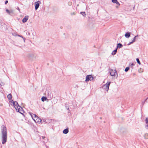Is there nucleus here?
Listing matches in <instances>:
<instances>
[{"mask_svg": "<svg viewBox=\"0 0 148 148\" xmlns=\"http://www.w3.org/2000/svg\"><path fill=\"white\" fill-rule=\"evenodd\" d=\"M46 148H48V147H47V146H46Z\"/></svg>", "mask_w": 148, "mask_h": 148, "instance_id": "2f4dec72", "label": "nucleus"}, {"mask_svg": "<svg viewBox=\"0 0 148 148\" xmlns=\"http://www.w3.org/2000/svg\"><path fill=\"white\" fill-rule=\"evenodd\" d=\"M27 34L28 35H30V33L29 32H27Z\"/></svg>", "mask_w": 148, "mask_h": 148, "instance_id": "c756f323", "label": "nucleus"}, {"mask_svg": "<svg viewBox=\"0 0 148 148\" xmlns=\"http://www.w3.org/2000/svg\"><path fill=\"white\" fill-rule=\"evenodd\" d=\"M69 132V129L68 128H66L63 131V134H67Z\"/></svg>", "mask_w": 148, "mask_h": 148, "instance_id": "f8f14e48", "label": "nucleus"}, {"mask_svg": "<svg viewBox=\"0 0 148 148\" xmlns=\"http://www.w3.org/2000/svg\"><path fill=\"white\" fill-rule=\"evenodd\" d=\"M1 131L2 143L4 144L6 142L7 139V130L6 127L4 125L1 126Z\"/></svg>", "mask_w": 148, "mask_h": 148, "instance_id": "f257e3e1", "label": "nucleus"}, {"mask_svg": "<svg viewBox=\"0 0 148 148\" xmlns=\"http://www.w3.org/2000/svg\"><path fill=\"white\" fill-rule=\"evenodd\" d=\"M29 114L35 123H41V119L38 117L36 115L31 112H29Z\"/></svg>", "mask_w": 148, "mask_h": 148, "instance_id": "7ed1b4c3", "label": "nucleus"}, {"mask_svg": "<svg viewBox=\"0 0 148 148\" xmlns=\"http://www.w3.org/2000/svg\"><path fill=\"white\" fill-rule=\"evenodd\" d=\"M80 14L84 16H85L86 14L85 12H81Z\"/></svg>", "mask_w": 148, "mask_h": 148, "instance_id": "6ab92c4d", "label": "nucleus"}, {"mask_svg": "<svg viewBox=\"0 0 148 148\" xmlns=\"http://www.w3.org/2000/svg\"><path fill=\"white\" fill-rule=\"evenodd\" d=\"M123 47V45L121 43H118L117 45V49L118 48H120Z\"/></svg>", "mask_w": 148, "mask_h": 148, "instance_id": "2eb2a0df", "label": "nucleus"}, {"mask_svg": "<svg viewBox=\"0 0 148 148\" xmlns=\"http://www.w3.org/2000/svg\"><path fill=\"white\" fill-rule=\"evenodd\" d=\"M145 128L147 129H148V124L146 125H145Z\"/></svg>", "mask_w": 148, "mask_h": 148, "instance_id": "bb28decb", "label": "nucleus"}, {"mask_svg": "<svg viewBox=\"0 0 148 148\" xmlns=\"http://www.w3.org/2000/svg\"><path fill=\"white\" fill-rule=\"evenodd\" d=\"M40 3V1H38L37 2L35 3V9L36 10L39 8Z\"/></svg>", "mask_w": 148, "mask_h": 148, "instance_id": "0eeeda50", "label": "nucleus"}, {"mask_svg": "<svg viewBox=\"0 0 148 148\" xmlns=\"http://www.w3.org/2000/svg\"><path fill=\"white\" fill-rule=\"evenodd\" d=\"M8 1H6L5 2V4H6L7 3H8Z\"/></svg>", "mask_w": 148, "mask_h": 148, "instance_id": "c85d7f7f", "label": "nucleus"}, {"mask_svg": "<svg viewBox=\"0 0 148 148\" xmlns=\"http://www.w3.org/2000/svg\"><path fill=\"white\" fill-rule=\"evenodd\" d=\"M134 65V64L133 63H130V66L132 67Z\"/></svg>", "mask_w": 148, "mask_h": 148, "instance_id": "393cba45", "label": "nucleus"}, {"mask_svg": "<svg viewBox=\"0 0 148 148\" xmlns=\"http://www.w3.org/2000/svg\"><path fill=\"white\" fill-rule=\"evenodd\" d=\"M7 98L9 100H10L12 98V96L11 94H8L7 96Z\"/></svg>", "mask_w": 148, "mask_h": 148, "instance_id": "4468645a", "label": "nucleus"}, {"mask_svg": "<svg viewBox=\"0 0 148 148\" xmlns=\"http://www.w3.org/2000/svg\"><path fill=\"white\" fill-rule=\"evenodd\" d=\"M47 98L46 97H42L41 98V100L42 101H44L46 100Z\"/></svg>", "mask_w": 148, "mask_h": 148, "instance_id": "dca6fc26", "label": "nucleus"}, {"mask_svg": "<svg viewBox=\"0 0 148 148\" xmlns=\"http://www.w3.org/2000/svg\"><path fill=\"white\" fill-rule=\"evenodd\" d=\"M117 48H116L115 50H114L113 51H112V53H111L112 55H115L116 54V53L117 52Z\"/></svg>", "mask_w": 148, "mask_h": 148, "instance_id": "ddd939ff", "label": "nucleus"}, {"mask_svg": "<svg viewBox=\"0 0 148 148\" xmlns=\"http://www.w3.org/2000/svg\"><path fill=\"white\" fill-rule=\"evenodd\" d=\"M138 36H135L134 38H133V40H132V42H134L135 41V39H136V37H137Z\"/></svg>", "mask_w": 148, "mask_h": 148, "instance_id": "5701e85b", "label": "nucleus"}, {"mask_svg": "<svg viewBox=\"0 0 148 148\" xmlns=\"http://www.w3.org/2000/svg\"><path fill=\"white\" fill-rule=\"evenodd\" d=\"M143 69L141 68L140 69L138 70V72L140 73H142L143 72Z\"/></svg>", "mask_w": 148, "mask_h": 148, "instance_id": "a211bd4d", "label": "nucleus"}, {"mask_svg": "<svg viewBox=\"0 0 148 148\" xmlns=\"http://www.w3.org/2000/svg\"><path fill=\"white\" fill-rule=\"evenodd\" d=\"M133 43V42H132V41L130 42H129L127 45H130L132 43Z\"/></svg>", "mask_w": 148, "mask_h": 148, "instance_id": "cd10ccee", "label": "nucleus"}, {"mask_svg": "<svg viewBox=\"0 0 148 148\" xmlns=\"http://www.w3.org/2000/svg\"><path fill=\"white\" fill-rule=\"evenodd\" d=\"M130 36V33L129 32H126L125 35V36L126 38H129Z\"/></svg>", "mask_w": 148, "mask_h": 148, "instance_id": "9d476101", "label": "nucleus"}, {"mask_svg": "<svg viewBox=\"0 0 148 148\" xmlns=\"http://www.w3.org/2000/svg\"><path fill=\"white\" fill-rule=\"evenodd\" d=\"M146 123L148 124V118H147L145 120Z\"/></svg>", "mask_w": 148, "mask_h": 148, "instance_id": "b1692460", "label": "nucleus"}, {"mask_svg": "<svg viewBox=\"0 0 148 148\" xmlns=\"http://www.w3.org/2000/svg\"><path fill=\"white\" fill-rule=\"evenodd\" d=\"M112 2L114 3H115L119 5H120V4L118 2L117 0H112Z\"/></svg>", "mask_w": 148, "mask_h": 148, "instance_id": "9b49d317", "label": "nucleus"}, {"mask_svg": "<svg viewBox=\"0 0 148 148\" xmlns=\"http://www.w3.org/2000/svg\"><path fill=\"white\" fill-rule=\"evenodd\" d=\"M144 137L145 139H148V133H145L144 135Z\"/></svg>", "mask_w": 148, "mask_h": 148, "instance_id": "f3484780", "label": "nucleus"}, {"mask_svg": "<svg viewBox=\"0 0 148 148\" xmlns=\"http://www.w3.org/2000/svg\"><path fill=\"white\" fill-rule=\"evenodd\" d=\"M12 35L14 36H17L18 35L16 33H12Z\"/></svg>", "mask_w": 148, "mask_h": 148, "instance_id": "a878e982", "label": "nucleus"}, {"mask_svg": "<svg viewBox=\"0 0 148 148\" xmlns=\"http://www.w3.org/2000/svg\"><path fill=\"white\" fill-rule=\"evenodd\" d=\"M28 19V16H25L22 20V22L23 23L26 22Z\"/></svg>", "mask_w": 148, "mask_h": 148, "instance_id": "6e6552de", "label": "nucleus"}, {"mask_svg": "<svg viewBox=\"0 0 148 148\" xmlns=\"http://www.w3.org/2000/svg\"><path fill=\"white\" fill-rule=\"evenodd\" d=\"M9 102L12 103L13 105L17 112H18L22 114H23L24 111L22 107L20 106L16 101H14L12 99L9 100Z\"/></svg>", "mask_w": 148, "mask_h": 148, "instance_id": "f03ea898", "label": "nucleus"}, {"mask_svg": "<svg viewBox=\"0 0 148 148\" xmlns=\"http://www.w3.org/2000/svg\"><path fill=\"white\" fill-rule=\"evenodd\" d=\"M94 79V78L91 75H86V77L85 81L87 82L89 81H92Z\"/></svg>", "mask_w": 148, "mask_h": 148, "instance_id": "39448f33", "label": "nucleus"}, {"mask_svg": "<svg viewBox=\"0 0 148 148\" xmlns=\"http://www.w3.org/2000/svg\"><path fill=\"white\" fill-rule=\"evenodd\" d=\"M6 11L8 14L10 15H11L13 14V11L12 10H8L7 9L6 10Z\"/></svg>", "mask_w": 148, "mask_h": 148, "instance_id": "1a4fd4ad", "label": "nucleus"}, {"mask_svg": "<svg viewBox=\"0 0 148 148\" xmlns=\"http://www.w3.org/2000/svg\"><path fill=\"white\" fill-rule=\"evenodd\" d=\"M129 69V67H127L126 68L125 70V72H127Z\"/></svg>", "mask_w": 148, "mask_h": 148, "instance_id": "4be33fe9", "label": "nucleus"}, {"mask_svg": "<svg viewBox=\"0 0 148 148\" xmlns=\"http://www.w3.org/2000/svg\"><path fill=\"white\" fill-rule=\"evenodd\" d=\"M110 83V82H107L106 84L103 85L102 86L103 89L104 90L108 92L109 90V87Z\"/></svg>", "mask_w": 148, "mask_h": 148, "instance_id": "20e7f679", "label": "nucleus"}, {"mask_svg": "<svg viewBox=\"0 0 148 148\" xmlns=\"http://www.w3.org/2000/svg\"><path fill=\"white\" fill-rule=\"evenodd\" d=\"M42 138L43 139H44L45 138V137L43 136H42Z\"/></svg>", "mask_w": 148, "mask_h": 148, "instance_id": "7c9ffc66", "label": "nucleus"}, {"mask_svg": "<svg viewBox=\"0 0 148 148\" xmlns=\"http://www.w3.org/2000/svg\"><path fill=\"white\" fill-rule=\"evenodd\" d=\"M17 36L21 37L23 39V40H24V42H25V38H23V36H22L21 35H18Z\"/></svg>", "mask_w": 148, "mask_h": 148, "instance_id": "412c9836", "label": "nucleus"}, {"mask_svg": "<svg viewBox=\"0 0 148 148\" xmlns=\"http://www.w3.org/2000/svg\"><path fill=\"white\" fill-rule=\"evenodd\" d=\"M109 72L110 75L112 76H113L117 75V73L116 70L111 69L110 70Z\"/></svg>", "mask_w": 148, "mask_h": 148, "instance_id": "423d86ee", "label": "nucleus"}, {"mask_svg": "<svg viewBox=\"0 0 148 148\" xmlns=\"http://www.w3.org/2000/svg\"><path fill=\"white\" fill-rule=\"evenodd\" d=\"M136 61L137 62V63L139 64H141V63H140V62L139 60V59H138V58H137L136 59Z\"/></svg>", "mask_w": 148, "mask_h": 148, "instance_id": "aec40b11", "label": "nucleus"}]
</instances>
